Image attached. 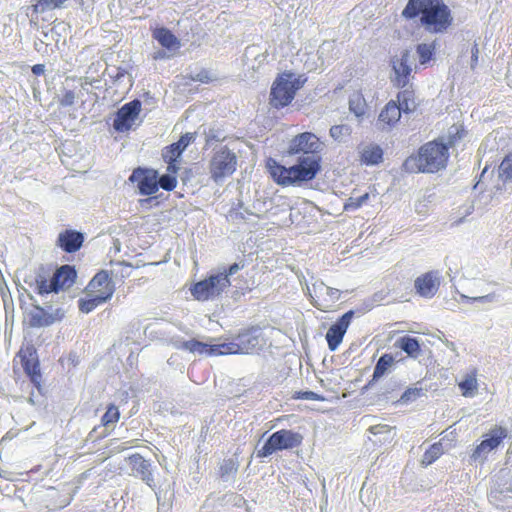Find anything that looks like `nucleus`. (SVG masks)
Instances as JSON below:
<instances>
[{"instance_id":"obj_1","label":"nucleus","mask_w":512,"mask_h":512,"mask_svg":"<svg viewBox=\"0 0 512 512\" xmlns=\"http://www.w3.org/2000/svg\"><path fill=\"white\" fill-rule=\"evenodd\" d=\"M324 143L312 132H301L293 136L286 150L288 156H297L296 164L286 167L273 158L266 160V168L275 183L282 187L296 186L312 181L322 167Z\"/></svg>"},{"instance_id":"obj_2","label":"nucleus","mask_w":512,"mask_h":512,"mask_svg":"<svg viewBox=\"0 0 512 512\" xmlns=\"http://www.w3.org/2000/svg\"><path fill=\"white\" fill-rule=\"evenodd\" d=\"M401 15L406 20H417L431 34L445 33L453 24L451 9L443 0H408Z\"/></svg>"},{"instance_id":"obj_3","label":"nucleus","mask_w":512,"mask_h":512,"mask_svg":"<svg viewBox=\"0 0 512 512\" xmlns=\"http://www.w3.org/2000/svg\"><path fill=\"white\" fill-rule=\"evenodd\" d=\"M448 160V146L442 139H436L422 145L416 155L408 157L404 168L410 173H436L447 166Z\"/></svg>"},{"instance_id":"obj_4","label":"nucleus","mask_w":512,"mask_h":512,"mask_svg":"<svg viewBox=\"0 0 512 512\" xmlns=\"http://www.w3.org/2000/svg\"><path fill=\"white\" fill-rule=\"evenodd\" d=\"M305 82L306 78L291 71L278 74L270 89L269 104L271 107L279 110L289 106Z\"/></svg>"},{"instance_id":"obj_5","label":"nucleus","mask_w":512,"mask_h":512,"mask_svg":"<svg viewBox=\"0 0 512 512\" xmlns=\"http://www.w3.org/2000/svg\"><path fill=\"white\" fill-rule=\"evenodd\" d=\"M18 365L33 384L40 391L42 388V371L37 349L33 344L22 345L13 359V372H18Z\"/></svg>"},{"instance_id":"obj_6","label":"nucleus","mask_w":512,"mask_h":512,"mask_svg":"<svg viewBox=\"0 0 512 512\" xmlns=\"http://www.w3.org/2000/svg\"><path fill=\"white\" fill-rule=\"evenodd\" d=\"M237 166L238 157L227 146L214 150L208 163L210 177L216 183L232 176Z\"/></svg>"},{"instance_id":"obj_7","label":"nucleus","mask_w":512,"mask_h":512,"mask_svg":"<svg viewBox=\"0 0 512 512\" xmlns=\"http://www.w3.org/2000/svg\"><path fill=\"white\" fill-rule=\"evenodd\" d=\"M303 442V436L289 429H281L273 434L266 440L264 445L257 450V458H266L281 450H290L299 447Z\"/></svg>"},{"instance_id":"obj_8","label":"nucleus","mask_w":512,"mask_h":512,"mask_svg":"<svg viewBox=\"0 0 512 512\" xmlns=\"http://www.w3.org/2000/svg\"><path fill=\"white\" fill-rule=\"evenodd\" d=\"M230 285V279L218 273L196 282L190 291L194 299L204 302L218 298Z\"/></svg>"},{"instance_id":"obj_9","label":"nucleus","mask_w":512,"mask_h":512,"mask_svg":"<svg viewBox=\"0 0 512 512\" xmlns=\"http://www.w3.org/2000/svg\"><path fill=\"white\" fill-rule=\"evenodd\" d=\"M257 344V337L253 336L249 330H244L239 332L231 342L211 344L210 356L248 354Z\"/></svg>"},{"instance_id":"obj_10","label":"nucleus","mask_w":512,"mask_h":512,"mask_svg":"<svg viewBox=\"0 0 512 512\" xmlns=\"http://www.w3.org/2000/svg\"><path fill=\"white\" fill-rule=\"evenodd\" d=\"M392 73L390 81L392 85L398 89H403L409 86L413 78V56L409 50H404L399 56H394L391 59Z\"/></svg>"},{"instance_id":"obj_11","label":"nucleus","mask_w":512,"mask_h":512,"mask_svg":"<svg viewBox=\"0 0 512 512\" xmlns=\"http://www.w3.org/2000/svg\"><path fill=\"white\" fill-rule=\"evenodd\" d=\"M194 140L195 133H185L177 142L165 146L162 149L161 156L163 161L167 164V172H179L181 155Z\"/></svg>"},{"instance_id":"obj_12","label":"nucleus","mask_w":512,"mask_h":512,"mask_svg":"<svg viewBox=\"0 0 512 512\" xmlns=\"http://www.w3.org/2000/svg\"><path fill=\"white\" fill-rule=\"evenodd\" d=\"M157 177V170L147 167H137L129 176V181L137 184L140 195L151 196L157 193Z\"/></svg>"},{"instance_id":"obj_13","label":"nucleus","mask_w":512,"mask_h":512,"mask_svg":"<svg viewBox=\"0 0 512 512\" xmlns=\"http://www.w3.org/2000/svg\"><path fill=\"white\" fill-rule=\"evenodd\" d=\"M141 106V102L137 99L125 103L116 112L113 120V128L117 132H128L138 119L141 112Z\"/></svg>"},{"instance_id":"obj_14","label":"nucleus","mask_w":512,"mask_h":512,"mask_svg":"<svg viewBox=\"0 0 512 512\" xmlns=\"http://www.w3.org/2000/svg\"><path fill=\"white\" fill-rule=\"evenodd\" d=\"M115 292V285L105 270H101L89 281L84 293L101 298L105 303L109 301Z\"/></svg>"},{"instance_id":"obj_15","label":"nucleus","mask_w":512,"mask_h":512,"mask_svg":"<svg viewBox=\"0 0 512 512\" xmlns=\"http://www.w3.org/2000/svg\"><path fill=\"white\" fill-rule=\"evenodd\" d=\"M508 430L505 427L496 425L483 436V440L475 447L472 452V459L477 460L486 456L507 438Z\"/></svg>"},{"instance_id":"obj_16","label":"nucleus","mask_w":512,"mask_h":512,"mask_svg":"<svg viewBox=\"0 0 512 512\" xmlns=\"http://www.w3.org/2000/svg\"><path fill=\"white\" fill-rule=\"evenodd\" d=\"M340 296V290L329 287L322 282L313 285L312 302L320 311L329 312L333 310Z\"/></svg>"},{"instance_id":"obj_17","label":"nucleus","mask_w":512,"mask_h":512,"mask_svg":"<svg viewBox=\"0 0 512 512\" xmlns=\"http://www.w3.org/2000/svg\"><path fill=\"white\" fill-rule=\"evenodd\" d=\"M354 311L344 313L326 333V341L331 351H335L342 343L344 335L353 319Z\"/></svg>"},{"instance_id":"obj_18","label":"nucleus","mask_w":512,"mask_h":512,"mask_svg":"<svg viewBox=\"0 0 512 512\" xmlns=\"http://www.w3.org/2000/svg\"><path fill=\"white\" fill-rule=\"evenodd\" d=\"M414 287L421 297L432 298L440 287V277L437 271H428L418 276L414 281Z\"/></svg>"},{"instance_id":"obj_19","label":"nucleus","mask_w":512,"mask_h":512,"mask_svg":"<svg viewBox=\"0 0 512 512\" xmlns=\"http://www.w3.org/2000/svg\"><path fill=\"white\" fill-rule=\"evenodd\" d=\"M84 241L83 234L75 230H65L61 232L57 239V245L67 253L78 251Z\"/></svg>"},{"instance_id":"obj_20","label":"nucleus","mask_w":512,"mask_h":512,"mask_svg":"<svg viewBox=\"0 0 512 512\" xmlns=\"http://www.w3.org/2000/svg\"><path fill=\"white\" fill-rule=\"evenodd\" d=\"M127 461L131 466L132 471L137 473L149 486H152L154 479L150 469V463L139 453L130 455L127 458Z\"/></svg>"},{"instance_id":"obj_21","label":"nucleus","mask_w":512,"mask_h":512,"mask_svg":"<svg viewBox=\"0 0 512 512\" xmlns=\"http://www.w3.org/2000/svg\"><path fill=\"white\" fill-rule=\"evenodd\" d=\"M401 109L395 100H390L381 110L378 122L383 128H392L401 118Z\"/></svg>"},{"instance_id":"obj_22","label":"nucleus","mask_w":512,"mask_h":512,"mask_svg":"<svg viewBox=\"0 0 512 512\" xmlns=\"http://www.w3.org/2000/svg\"><path fill=\"white\" fill-rule=\"evenodd\" d=\"M76 270L70 265H63L58 268L53 274L52 278L57 290H64L70 288L76 280Z\"/></svg>"},{"instance_id":"obj_23","label":"nucleus","mask_w":512,"mask_h":512,"mask_svg":"<svg viewBox=\"0 0 512 512\" xmlns=\"http://www.w3.org/2000/svg\"><path fill=\"white\" fill-rule=\"evenodd\" d=\"M153 38L167 50L175 51L181 46L179 39L167 28L160 27L153 31Z\"/></svg>"},{"instance_id":"obj_24","label":"nucleus","mask_w":512,"mask_h":512,"mask_svg":"<svg viewBox=\"0 0 512 512\" xmlns=\"http://www.w3.org/2000/svg\"><path fill=\"white\" fill-rule=\"evenodd\" d=\"M397 104L402 112L409 114L416 110L417 103L415 98V92L411 88L405 87L403 90L399 91L396 95Z\"/></svg>"},{"instance_id":"obj_25","label":"nucleus","mask_w":512,"mask_h":512,"mask_svg":"<svg viewBox=\"0 0 512 512\" xmlns=\"http://www.w3.org/2000/svg\"><path fill=\"white\" fill-rule=\"evenodd\" d=\"M383 160V150L379 145L370 144L360 151V162L365 165H377Z\"/></svg>"},{"instance_id":"obj_26","label":"nucleus","mask_w":512,"mask_h":512,"mask_svg":"<svg viewBox=\"0 0 512 512\" xmlns=\"http://www.w3.org/2000/svg\"><path fill=\"white\" fill-rule=\"evenodd\" d=\"M458 387L464 397H473L478 390L477 370L473 369L465 374L463 379L458 383Z\"/></svg>"},{"instance_id":"obj_27","label":"nucleus","mask_w":512,"mask_h":512,"mask_svg":"<svg viewBox=\"0 0 512 512\" xmlns=\"http://www.w3.org/2000/svg\"><path fill=\"white\" fill-rule=\"evenodd\" d=\"M56 318L47 313L42 307L36 306L29 314V325L31 327L49 326L55 322Z\"/></svg>"},{"instance_id":"obj_28","label":"nucleus","mask_w":512,"mask_h":512,"mask_svg":"<svg viewBox=\"0 0 512 512\" xmlns=\"http://www.w3.org/2000/svg\"><path fill=\"white\" fill-rule=\"evenodd\" d=\"M396 346L403 350L409 357L411 358H418V356L421 353V346L418 341V339L410 336H403L400 337L397 342Z\"/></svg>"},{"instance_id":"obj_29","label":"nucleus","mask_w":512,"mask_h":512,"mask_svg":"<svg viewBox=\"0 0 512 512\" xmlns=\"http://www.w3.org/2000/svg\"><path fill=\"white\" fill-rule=\"evenodd\" d=\"M394 363V357L392 354L385 353L377 361L374 368L372 379L377 381L390 369Z\"/></svg>"},{"instance_id":"obj_30","label":"nucleus","mask_w":512,"mask_h":512,"mask_svg":"<svg viewBox=\"0 0 512 512\" xmlns=\"http://www.w3.org/2000/svg\"><path fill=\"white\" fill-rule=\"evenodd\" d=\"M435 51H436L435 42L418 44L416 46V53L419 58V63L421 65L428 64L431 60H433Z\"/></svg>"},{"instance_id":"obj_31","label":"nucleus","mask_w":512,"mask_h":512,"mask_svg":"<svg viewBox=\"0 0 512 512\" xmlns=\"http://www.w3.org/2000/svg\"><path fill=\"white\" fill-rule=\"evenodd\" d=\"M210 347L211 344H207L196 339L184 341L178 346L179 349L186 350L191 353L206 354L208 356H210Z\"/></svg>"},{"instance_id":"obj_32","label":"nucleus","mask_w":512,"mask_h":512,"mask_svg":"<svg viewBox=\"0 0 512 512\" xmlns=\"http://www.w3.org/2000/svg\"><path fill=\"white\" fill-rule=\"evenodd\" d=\"M85 296L78 300V308L82 313H90L98 306L105 302L96 296H90L88 293H84Z\"/></svg>"},{"instance_id":"obj_33","label":"nucleus","mask_w":512,"mask_h":512,"mask_svg":"<svg viewBox=\"0 0 512 512\" xmlns=\"http://www.w3.org/2000/svg\"><path fill=\"white\" fill-rule=\"evenodd\" d=\"M443 454L441 442L433 443L423 454L421 464L428 466L434 463Z\"/></svg>"},{"instance_id":"obj_34","label":"nucleus","mask_w":512,"mask_h":512,"mask_svg":"<svg viewBox=\"0 0 512 512\" xmlns=\"http://www.w3.org/2000/svg\"><path fill=\"white\" fill-rule=\"evenodd\" d=\"M349 108L357 117H361L365 114L367 104L361 93L356 92L351 95L349 99Z\"/></svg>"},{"instance_id":"obj_35","label":"nucleus","mask_w":512,"mask_h":512,"mask_svg":"<svg viewBox=\"0 0 512 512\" xmlns=\"http://www.w3.org/2000/svg\"><path fill=\"white\" fill-rule=\"evenodd\" d=\"M466 133L462 125L451 126L448 130L447 142L444 145L448 146V149L454 147L466 136Z\"/></svg>"},{"instance_id":"obj_36","label":"nucleus","mask_w":512,"mask_h":512,"mask_svg":"<svg viewBox=\"0 0 512 512\" xmlns=\"http://www.w3.org/2000/svg\"><path fill=\"white\" fill-rule=\"evenodd\" d=\"M177 173L178 172H167L166 174H163L162 176L157 177V191L159 190V187H161L165 191H173L178 184L177 180Z\"/></svg>"},{"instance_id":"obj_37","label":"nucleus","mask_w":512,"mask_h":512,"mask_svg":"<svg viewBox=\"0 0 512 512\" xmlns=\"http://www.w3.org/2000/svg\"><path fill=\"white\" fill-rule=\"evenodd\" d=\"M120 419V411L115 404H109L106 412L101 417V424L104 427L116 424Z\"/></svg>"},{"instance_id":"obj_38","label":"nucleus","mask_w":512,"mask_h":512,"mask_svg":"<svg viewBox=\"0 0 512 512\" xmlns=\"http://www.w3.org/2000/svg\"><path fill=\"white\" fill-rule=\"evenodd\" d=\"M370 199V194L365 193L359 197H349L343 205V210L346 212L356 211L363 205L367 204Z\"/></svg>"},{"instance_id":"obj_39","label":"nucleus","mask_w":512,"mask_h":512,"mask_svg":"<svg viewBox=\"0 0 512 512\" xmlns=\"http://www.w3.org/2000/svg\"><path fill=\"white\" fill-rule=\"evenodd\" d=\"M238 462L235 459H225L219 467V476L222 479H227L230 476H234L238 471Z\"/></svg>"},{"instance_id":"obj_40","label":"nucleus","mask_w":512,"mask_h":512,"mask_svg":"<svg viewBox=\"0 0 512 512\" xmlns=\"http://www.w3.org/2000/svg\"><path fill=\"white\" fill-rule=\"evenodd\" d=\"M351 133V127L345 124L334 125L330 128V136L338 142H342L350 137Z\"/></svg>"},{"instance_id":"obj_41","label":"nucleus","mask_w":512,"mask_h":512,"mask_svg":"<svg viewBox=\"0 0 512 512\" xmlns=\"http://www.w3.org/2000/svg\"><path fill=\"white\" fill-rule=\"evenodd\" d=\"M423 395V389L421 387H409L407 388L400 397V402L408 404L414 402Z\"/></svg>"},{"instance_id":"obj_42","label":"nucleus","mask_w":512,"mask_h":512,"mask_svg":"<svg viewBox=\"0 0 512 512\" xmlns=\"http://www.w3.org/2000/svg\"><path fill=\"white\" fill-rule=\"evenodd\" d=\"M499 176L505 180L512 179V153L507 154L500 163Z\"/></svg>"},{"instance_id":"obj_43","label":"nucleus","mask_w":512,"mask_h":512,"mask_svg":"<svg viewBox=\"0 0 512 512\" xmlns=\"http://www.w3.org/2000/svg\"><path fill=\"white\" fill-rule=\"evenodd\" d=\"M37 287H38V293L43 294H49L51 292H58L56 285L54 284L53 278L50 280L42 278L37 281Z\"/></svg>"},{"instance_id":"obj_44","label":"nucleus","mask_w":512,"mask_h":512,"mask_svg":"<svg viewBox=\"0 0 512 512\" xmlns=\"http://www.w3.org/2000/svg\"><path fill=\"white\" fill-rule=\"evenodd\" d=\"M76 101V93L73 90H64L58 103L62 107H69L74 105Z\"/></svg>"},{"instance_id":"obj_45","label":"nucleus","mask_w":512,"mask_h":512,"mask_svg":"<svg viewBox=\"0 0 512 512\" xmlns=\"http://www.w3.org/2000/svg\"><path fill=\"white\" fill-rule=\"evenodd\" d=\"M192 80L208 84L211 83L214 80V78L212 77L211 73L208 70L202 69L195 76L192 77Z\"/></svg>"},{"instance_id":"obj_46","label":"nucleus","mask_w":512,"mask_h":512,"mask_svg":"<svg viewBox=\"0 0 512 512\" xmlns=\"http://www.w3.org/2000/svg\"><path fill=\"white\" fill-rule=\"evenodd\" d=\"M296 398L297 399H305V400H313V401H318V400L322 399V397L320 395H318L317 393H315L313 391L298 392Z\"/></svg>"},{"instance_id":"obj_47","label":"nucleus","mask_w":512,"mask_h":512,"mask_svg":"<svg viewBox=\"0 0 512 512\" xmlns=\"http://www.w3.org/2000/svg\"><path fill=\"white\" fill-rule=\"evenodd\" d=\"M244 268V264L233 263L228 268H226L223 272L219 273L220 275H226L227 278L236 274L240 269Z\"/></svg>"},{"instance_id":"obj_48","label":"nucleus","mask_w":512,"mask_h":512,"mask_svg":"<svg viewBox=\"0 0 512 512\" xmlns=\"http://www.w3.org/2000/svg\"><path fill=\"white\" fill-rule=\"evenodd\" d=\"M479 60V47L477 43H474L471 49V69L474 70L478 65Z\"/></svg>"},{"instance_id":"obj_49","label":"nucleus","mask_w":512,"mask_h":512,"mask_svg":"<svg viewBox=\"0 0 512 512\" xmlns=\"http://www.w3.org/2000/svg\"><path fill=\"white\" fill-rule=\"evenodd\" d=\"M495 294L494 293H490V294H487V295H484V296H479V297H473L472 298V301L473 302H491L495 299Z\"/></svg>"},{"instance_id":"obj_50","label":"nucleus","mask_w":512,"mask_h":512,"mask_svg":"<svg viewBox=\"0 0 512 512\" xmlns=\"http://www.w3.org/2000/svg\"><path fill=\"white\" fill-rule=\"evenodd\" d=\"M45 72V66L43 64H35L34 66H32V73L34 75H42L44 74Z\"/></svg>"},{"instance_id":"obj_51","label":"nucleus","mask_w":512,"mask_h":512,"mask_svg":"<svg viewBox=\"0 0 512 512\" xmlns=\"http://www.w3.org/2000/svg\"><path fill=\"white\" fill-rule=\"evenodd\" d=\"M136 441H137V440H132V441H130V442H128V443H127L128 445H123V446L119 447V448H118V451L120 452V451H124V450H126V449H128V448L134 447V446H135V444H134V443H135Z\"/></svg>"},{"instance_id":"obj_52","label":"nucleus","mask_w":512,"mask_h":512,"mask_svg":"<svg viewBox=\"0 0 512 512\" xmlns=\"http://www.w3.org/2000/svg\"><path fill=\"white\" fill-rule=\"evenodd\" d=\"M121 266H123L125 269H131V265L129 264H120Z\"/></svg>"}]
</instances>
